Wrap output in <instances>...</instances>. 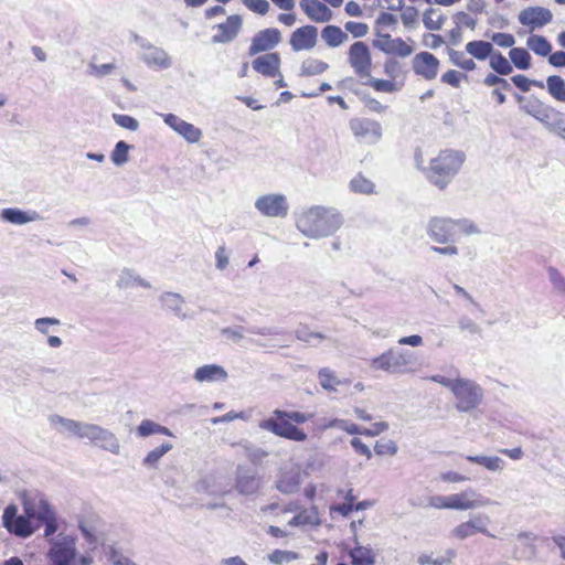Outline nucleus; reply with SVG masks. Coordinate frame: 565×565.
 Masks as SVG:
<instances>
[{
    "label": "nucleus",
    "mask_w": 565,
    "mask_h": 565,
    "mask_svg": "<svg viewBox=\"0 0 565 565\" xmlns=\"http://www.w3.org/2000/svg\"><path fill=\"white\" fill-rule=\"evenodd\" d=\"M343 220L340 213L324 206H311L296 216L297 228L307 237L322 238L340 228Z\"/></svg>",
    "instance_id": "1"
},
{
    "label": "nucleus",
    "mask_w": 565,
    "mask_h": 565,
    "mask_svg": "<svg viewBox=\"0 0 565 565\" xmlns=\"http://www.w3.org/2000/svg\"><path fill=\"white\" fill-rule=\"evenodd\" d=\"M465 160L466 154L461 150H440L429 161V166L425 170L426 177L435 186L444 190L458 174Z\"/></svg>",
    "instance_id": "2"
},
{
    "label": "nucleus",
    "mask_w": 565,
    "mask_h": 565,
    "mask_svg": "<svg viewBox=\"0 0 565 565\" xmlns=\"http://www.w3.org/2000/svg\"><path fill=\"white\" fill-rule=\"evenodd\" d=\"M46 559L49 565H90L93 558L79 554L77 537L64 532L47 540Z\"/></svg>",
    "instance_id": "3"
},
{
    "label": "nucleus",
    "mask_w": 565,
    "mask_h": 565,
    "mask_svg": "<svg viewBox=\"0 0 565 565\" xmlns=\"http://www.w3.org/2000/svg\"><path fill=\"white\" fill-rule=\"evenodd\" d=\"M480 233L477 224L468 218L433 217L428 223V234L438 244H456L462 236Z\"/></svg>",
    "instance_id": "4"
},
{
    "label": "nucleus",
    "mask_w": 565,
    "mask_h": 565,
    "mask_svg": "<svg viewBox=\"0 0 565 565\" xmlns=\"http://www.w3.org/2000/svg\"><path fill=\"white\" fill-rule=\"evenodd\" d=\"M414 364L413 353L406 350L390 349L371 361L373 370L391 374H404Z\"/></svg>",
    "instance_id": "5"
},
{
    "label": "nucleus",
    "mask_w": 565,
    "mask_h": 565,
    "mask_svg": "<svg viewBox=\"0 0 565 565\" xmlns=\"http://www.w3.org/2000/svg\"><path fill=\"white\" fill-rule=\"evenodd\" d=\"M452 394L457 398L456 408L459 412L467 413L481 403L483 390L475 381L457 377Z\"/></svg>",
    "instance_id": "6"
},
{
    "label": "nucleus",
    "mask_w": 565,
    "mask_h": 565,
    "mask_svg": "<svg viewBox=\"0 0 565 565\" xmlns=\"http://www.w3.org/2000/svg\"><path fill=\"white\" fill-rule=\"evenodd\" d=\"M2 525L18 537H30L36 530V526L32 524V518H29L25 512L18 514V508L15 504H9L6 507L2 515Z\"/></svg>",
    "instance_id": "7"
},
{
    "label": "nucleus",
    "mask_w": 565,
    "mask_h": 565,
    "mask_svg": "<svg viewBox=\"0 0 565 565\" xmlns=\"http://www.w3.org/2000/svg\"><path fill=\"white\" fill-rule=\"evenodd\" d=\"M255 209L266 217L284 218L289 211L287 198L281 193L260 195L255 201Z\"/></svg>",
    "instance_id": "8"
},
{
    "label": "nucleus",
    "mask_w": 565,
    "mask_h": 565,
    "mask_svg": "<svg viewBox=\"0 0 565 565\" xmlns=\"http://www.w3.org/2000/svg\"><path fill=\"white\" fill-rule=\"evenodd\" d=\"M84 438L114 455L120 452V444L115 434L99 425L88 423Z\"/></svg>",
    "instance_id": "9"
},
{
    "label": "nucleus",
    "mask_w": 565,
    "mask_h": 565,
    "mask_svg": "<svg viewBox=\"0 0 565 565\" xmlns=\"http://www.w3.org/2000/svg\"><path fill=\"white\" fill-rule=\"evenodd\" d=\"M259 428L295 441H305L307 439V434L288 420H278L270 417L262 420Z\"/></svg>",
    "instance_id": "10"
},
{
    "label": "nucleus",
    "mask_w": 565,
    "mask_h": 565,
    "mask_svg": "<svg viewBox=\"0 0 565 565\" xmlns=\"http://www.w3.org/2000/svg\"><path fill=\"white\" fill-rule=\"evenodd\" d=\"M349 63L361 78L371 75V53L364 42H355L349 49Z\"/></svg>",
    "instance_id": "11"
},
{
    "label": "nucleus",
    "mask_w": 565,
    "mask_h": 565,
    "mask_svg": "<svg viewBox=\"0 0 565 565\" xmlns=\"http://www.w3.org/2000/svg\"><path fill=\"white\" fill-rule=\"evenodd\" d=\"M353 135L365 143H375L382 137L380 122L369 118H354L350 120Z\"/></svg>",
    "instance_id": "12"
},
{
    "label": "nucleus",
    "mask_w": 565,
    "mask_h": 565,
    "mask_svg": "<svg viewBox=\"0 0 565 565\" xmlns=\"http://www.w3.org/2000/svg\"><path fill=\"white\" fill-rule=\"evenodd\" d=\"M492 504L489 498L477 493L473 489H467L460 493L450 494V509L466 511Z\"/></svg>",
    "instance_id": "13"
},
{
    "label": "nucleus",
    "mask_w": 565,
    "mask_h": 565,
    "mask_svg": "<svg viewBox=\"0 0 565 565\" xmlns=\"http://www.w3.org/2000/svg\"><path fill=\"white\" fill-rule=\"evenodd\" d=\"M243 28V19L239 14H231L225 22L216 24L213 30L216 31L212 36L215 44H226L233 42Z\"/></svg>",
    "instance_id": "14"
},
{
    "label": "nucleus",
    "mask_w": 565,
    "mask_h": 565,
    "mask_svg": "<svg viewBox=\"0 0 565 565\" xmlns=\"http://www.w3.org/2000/svg\"><path fill=\"white\" fill-rule=\"evenodd\" d=\"M518 20L522 25L529 26L530 31H534L551 23L553 13L544 7H529L519 13Z\"/></svg>",
    "instance_id": "15"
},
{
    "label": "nucleus",
    "mask_w": 565,
    "mask_h": 565,
    "mask_svg": "<svg viewBox=\"0 0 565 565\" xmlns=\"http://www.w3.org/2000/svg\"><path fill=\"white\" fill-rule=\"evenodd\" d=\"M281 41V33L276 28H269L257 32L252 39L248 54L250 56L260 52H268Z\"/></svg>",
    "instance_id": "16"
},
{
    "label": "nucleus",
    "mask_w": 565,
    "mask_h": 565,
    "mask_svg": "<svg viewBox=\"0 0 565 565\" xmlns=\"http://www.w3.org/2000/svg\"><path fill=\"white\" fill-rule=\"evenodd\" d=\"M235 488L243 495H250L260 488V477L252 469L238 466L236 469Z\"/></svg>",
    "instance_id": "17"
},
{
    "label": "nucleus",
    "mask_w": 565,
    "mask_h": 565,
    "mask_svg": "<svg viewBox=\"0 0 565 565\" xmlns=\"http://www.w3.org/2000/svg\"><path fill=\"white\" fill-rule=\"evenodd\" d=\"M537 536L533 532H521L513 540V556L516 559H531L536 555Z\"/></svg>",
    "instance_id": "18"
},
{
    "label": "nucleus",
    "mask_w": 565,
    "mask_h": 565,
    "mask_svg": "<svg viewBox=\"0 0 565 565\" xmlns=\"http://www.w3.org/2000/svg\"><path fill=\"white\" fill-rule=\"evenodd\" d=\"M439 67L438 58L428 52H420L413 58L414 72L427 81L436 78Z\"/></svg>",
    "instance_id": "19"
},
{
    "label": "nucleus",
    "mask_w": 565,
    "mask_h": 565,
    "mask_svg": "<svg viewBox=\"0 0 565 565\" xmlns=\"http://www.w3.org/2000/svg\"><path fill=\"white\" fill-rule=\"evenodd\" d=\"M488 522L489 519L486 515H473L468 521L457 525L451 531V534L459 540H465L476 535L477 533L488 534Z\"/></svg>",
    "instance_id": "20"
},
{
    "label": "nucleus",
    "mask_w": 565,
    "mask_h": 565,
    "mask_svg": "<svg viewBox=\"0 0 565 565\" xmlns=\"http://www.w3.org/2000/svg\"><path fill=\"white\" fill-rule=\"evenodd\" d=\"M318 30L313 25L296 29L290 36V45L295 52L311 50L317 44Z\"/></svg>",
    "instance_id": "21"
},
{
    "label": "nucleus",
    "mask_w": 565,
    "mask_h": 565,
    "mask_svg": "<svg viewBox=\"0 0 565 565\" xmlns=\"http://www.w3.org/2000/svg\"><path fill=\"white\" fill-rule=\"evenodd\" d=\"M164 122L191 143H196L201 139L202 131L199 128L173 114L166 115Z\"/></svg>",
    "instance_id": "22"
},
{
    "label": "nucleus",
    "mask_w": 565,
    "mask_h": 565,
    "mask_svg": "<svg viewBox=\"0 0 565 565\" xmlns=\"http://www.w3.org/2000/svg\"><path fill=\"white\" fill-rule=\"evenodd\" d=\"M23 512L32 520L46 521L47 519L56 515L50 503L43 499H24L23 500Z\"/></svg>",
    "instance_id": "23"
},
{
    "label": "nucleus",
    "mask_w": 565,
    "mask_h": 565,
    "mask_svg": "<svg viewBox=\"0 0 565 565\" xmlns=\"http://www.w3.org/2000/svg\"><path fill=\"white\" fill-rule=\"evenodd\" d=\"M280 64V56L276 52L260 55L252 63L253 68L266 77H276L279 74Z\"/></svg>",
    "instance_id": "24"
},
{
    "label": "nucleus",
    "mask_w": 565,
    "mask_h": 565,
    "mask_svg": "<svg viewBox=\"0 0 565 565\" xmlns=\"http://www.w3.org/2000/svg\"><path fill=\"white\" fill-rule=\"evenodd\" d=\"M300 7L312 21L328 22L332 19V11L318 0H301Z\"/></svg>",
    "instance_id": "25"
},
{
    "label": "nucleus",
    "mask_w": 565,
    "mask_h": 565,
    "mask_svg": "<svg viewBox=\"0 0 565 565\" xmlns=\"http://www.w3.org/2000/svg\"><path fill=\"white\" fill-rule=\"evenodd\" d=\"M0 216L4 222L14 225H24L41 218L36 211H23L17 207L3 209Z\"/></svg>",
    "instance_id": "26"
},
{
    "label": "nucleus",
    "mask_w": 565,
    "mask_h": 565,
    "mask_svg": "<svg viewBox=\"0 0 565 565\" xmlns=\"http://www.w3.org/2000/svg\"><path fill=\"white\" fill-rule=\"evenodd\" d=\"M49 420L55 427L58 425L61 427L60 431H65L71 434L72 436H76L78 438L84 439V434L86 431L88 423L77 422L74 419L62 417L60 415H52L50 416Z\"/></svg>",
    "instance_id": "27"
},
{
    "label": "nucleus",
    "mask_w": 565,
    "mask_h": 565,
    "mask_svg": "<svg viewBox=\"0 0 565 565\" xmlns=\"http://www.w3.org/2000/svg\"><path fill=\"white\" fill-rule=\"evenodd\" d=\"M227 372L225 369L217 364H205L196 369L193 374V379L196 382H217V381H226Z\"/></svg>",
    "instance_id": "28"
},
{
    "label": "nucleus",
    "mask_w": 565,
    "mask_h": 565,
    "mask_svg": "<svg viewBox=\"0 0 565 565\" xmlns=\"http://www.w3.org/2000/svg\"><path fill=\"white\" fill-rule=\"evenodd\" d=\"M522 109L530 116L534 117L536 120L542 122L545 127L548 121L552 119L553 114L556 111L555 108L545 105L539 99L529 100Z\"/></svg>",
    "instance_id": "29"
},
{
    "label": "nucleus",
    "mask_w": 565,
    "mask_h": 565,
    "mask_svg": "<svg viewBox=\"0 0 565 565\" xmlns=\"http://www.w3.org/2000/svg\"><path fill=\"white\" fill-rule=\"evenodd\" d=\"M159 301L164 310L170 311L182 320L186 318V315L183 312L185 300L180 294L164 291L160 295Z\"/></svg>",
    "instance_id": "30"
},
{
    "label": "nucleus",
    "mask_w": 565,
    "mask_h": 565,
    "mask_svg": "<svg viewBox=\"0 0 565 565\" xmlns=\"http://www.w3.org/2000/svg\"><path fill=\"white\" fill-rule=\"evenodd\" d=\"M355 546L349 552L352 565H375L376 554L371 546L361 545L354 537Z\"/></svg>",
    "instance_id": "31"
},
{
    "label": "nucleus",
    "mask_w": 565,
    "mask_h": 565,
    "mask_svg": "<svg viewBox=\"0 0 565 565\" xmlns=\"http://www.w3.org/2000/svg\"><path fill=\"white\" fill-rule=\"evenodd\" d=\"M116 286L119 289H128L132 288L135 286H140L142 288L149 289L151 288V285L149 281L141 278L139 275H137L132 269L125 268L119 274L118 280L116 282Z\"/></svg>",
    "instance_id": "32"
},
{
    "label": "nucleus",
    "mask_w": 565,
    "mask_h": 565,
    "mask_svg": "<svg viewBox=\"0 0 565 565\" xmlns=\"http://www.w3.org/2000/svg\"><path fill=\"white\" fill-rule=\"evenodd\" d=\"M483 84L488 87L497 86V88L493 89L492 95L497 97V100L499 104L505 103V100H507L505 95L501 90L502 89L503 90L511 89V85L505 78L498 76L497 74L489 73L484 77Z\"/></svg>",
    "instance_id": "33"
},
{
    "label": "nucleus",
    "mask_w": 565,
    "mask_h": 565,
    "mask_svg": "<svg viewBox=\"0 0 565 565\" xmlns=\"http://www.w3.org/2000/svg\"><path fill=\"white\" fill-rule=\"evenodd\" d=\"M142 60L148 65H156L161 68H169L171 66V58L168 53L157 46L149 47V50L143 54Z\"/></svg>",
    "instance_id": "34"
},
{
    "label": "nucleus",
    "mask_w": 565,
    "mask_h": 565,
    "mask_svg": "<svg viewBox=\"0 0 565 565\" xmlns=\"http://www.w3.org/2000/svg\"><path fill=\"white\" fill-rule=\"evenodd\" d=\"M300 487V473L298 471H288L282 473L276 483V488L285 494H291L298 491Z\"/></svg>",
    "instance_id": "35"
},
{
    "label": "nucleus",
    "mask_w": 565,
    "mask_h": 565,
    "mask_svg": "<svg viewBox=\"0 0 565 565\" xmlns=\"http://www.w3.org/2000/svg\"><path fill=\"white\" fill-rule=\"evenodd\" d=\"M466 51L472 57L484 61L493 54V45L490 42L478 40L466 44Z\"/></svg>",
    "instance_id": "36"
},
{
    "label": "nucleus",
    "mask_w": 565,
    "mask_h": 565,
    "mask_svg": "<svg viewBox=\"0 0 565 565\" xmlns=\"http://www.w3.org/2000/svg\"><path fill=\"white\" fill-rule=\"evenodd\" d=\"M322 40L330 47H337L348 41V34L335 25H327L321 32Z\"/></svg>",
    "instance_id": "37"
},
{
    "label": "nucleus",
    "mask_w": 565,
    "mask_h": 565,
    "mask_svg": "<svg viewBox=\"0 0 565 565\" xmlns=\"http://www.w3.org/2000/svg\"><path fill=\"white\" fill-rule=\"evenodd\" d=\"M153 434H160V435H166V436H170V437L173 436L172 431L168 427L162 426V425H160L153 420H150V419H143L137 427V435L139 437L145 438V437H148Z\"/></svg>",
    "instance_id": "38"
},
{
    "label": "nucleus",
    "mask_w": 565,
    "mask_h": 565,
    "mask_svg": "<svg viewBox=\"0 0 565 565\" xmlns=\"http://www.w3.org/2000/svg\"><path fill=\"white\" fill-rule=\"evenodd\" d=\"M97 518L92 515L88 520L84 516L77 518V525L83 536L89 544L97 543V526H96Z\"/></svg>",
    "instance_id": "39"
},
{
    "label": "nucleus",
    "mask_w": 565,
    "mask_h": 565,
    "mask_svg": "<svg viewBox=\"0 0 565 565\" xmlns=\"http://www.w3.org/2000/svg\"><path fill=\"white\" fill-rule=\"evenodd\" d=\"M526 45L539 56H550L552 52L551 43L542 35H530L526 40Z\"/></svg>",
    "instance_id": "40"
},
{
    "label": "nucleus",
    "mask_w": 565,
    "mask_h": 565,
    "mask_svg": "<svg viewBox=\"0 0 565 565\" xmlns=\"http://www.w3.org/2000/svg\"><path fill=\"white\" fill-rule=\"evenodd\" d=\"M546 88L554 99L565 103V81L561 76H548L546 78Z\"/></svg>",
    "instance_id": "41"
},
{
    "label": "nucleus",
    "mask_w": 565,
    "mask_h": 565,
    "mask_svg": "<svg viewBox=\"0 0 565 565\" xmlns=\"http://www.w3.org/2000/svg\"><path fill=\"white\" fill-rule=\"evenodd\" d=\"M446 17L438 9L429 8L424 12L423 23L430 31H438L443 28Z\"/></svg>",
    "instance_id": "42"
},
{
    "label": "nucleus",
    "mask_w": 565,
    "mask_h": 565,
    "mask_svg": "<svg viewBox=\"0 0 565 565\" xmlns=\"http://www.w3.org/2000/svg\"><path fill=\"white\" fill-rule=\"evenodd\" d=\"M468 461L483 466L489 471H500L503 469L504 461L497 456H467Z\"/></svg>",
    "instance_id": "43"
},
{
    "label": "nucleus",
    "mask_w": 565,
    "mask_h": 565,
    "mask_svg": "<svg viewBox=\"0 0 565 565\" xmlns=\"http://www.w3.org/2000/svg\"><path fill=\"white\" fill-rule=\"evenodd\" d=\"M319 383L323 390L333 392L343 382L329 367H322L318 373Z\"/></svg>",
    "instance_id": "44"
},
{
    "label": "nucleus",
    "mask_w": 565,
    "mask_h": 565,
    "mask_svg": "<svg viewBox=\"0 0 565 565\" xmlns=\"http://www.w3.org/2000/svg\"><path fill=\"white\" fill-rule=\"evenodd\" d=\"M273 414L278 420H288L291 424L292 423L303 424V423L312 419V417H313L312 413H301V412H297V411L287 412V411L275 409Z\"/></svg>",
    "instance_id": "45"
},
{
    "label": "nucleus",
    "mask_w": 565,
    "mask_h": 565,
    "mask_svg": "<svg viewBox=\"0 0 565 565\" xmlns=\"http://www.w3.org/2000/svg\"><path fill=\"white\" fill-rule=\"evenodd\" d=\"M511 63L519 70H527L531 66V55L523 47H512L509 52Z\"/></svg>",
    "instance_id": "46"
},
{
    "label": "nucleus",
    "mask_w": 565,
    "mask_h": 565,
    "mask_svg": "<svg viewBox=\"0 0 565 565\" xmlns=\"http://www.w3.org/2000/svg\"><path fill=\"white\" fill-rule=\"evenodd\" d=\"M329 65L317 58H307L302 62L300 68L301 76H313L322 74L328 70Z\"/></svg>",
    "instance_id": "47"
},
{
    "label": "nucleus",
    "mask_w": 565,
    "mask_h": 565,
    "mask_svg": "<svg viewBox=\"0 0 565 565\" xmlns=\"http://www.w3.org/2000/svg\"><path fill=\"white\" fill-rule=\"evenodd\" d=\"M490 67L499 75H509L513 72V66L500 52L491 55Z\"/></svg>",
    "instance_id": "48"
},
{
    "label": "nucleus",
    "mask_w": 565,
    "mask_h": 565,
    "mask_svg": "<svg viewBox=\"0 0 565 565\" xmlns=\"http://www.w3.org/2000/svg\"><path fill=\"white\" fill-rule=\"evenodd\" d=\"M131 146L126 141H118L110 154L113 163L117 167L124 166L129 160V150Z\"/></svg>",
    "instance_id": "49"
},
{
    "label": "nucleus",
    "mask_w": 565,
    "mask_h": 565,
    "mask_svg": "<svg viewBox=\"0 0 565 565\" xmlns=\"http://www.w3.org/2000/svg\"><path fill=\"white\" fill-rule=\"evenodd\" d=\"M448 55H449L450 62L454 65H456L465 71H473L477 67L475 61L472 58H467L465 56L463 52L450 49L448 51Z\"/></svg>",
    "instance_id": "50"
},
{
    "label": "nucleus",
    "mask_w": 565,
    "mask_h": 565,
    "mask_svg": "<svg viewBox=\"0 0 565 565\" xmlns=\"http://www.w3.org/2000/svg\"><path fill=\"white\" fill-rule=\"evenodd\" d=\"M350 189L355 193L371 194L374 192V183L364 175L358 174L350 181Z\"/></svg>",
    "instance_id": "51"
},
{
    "label": "nucleus",
    "mask_w": 565,
    "mask_h": 565,
    "mask_svg": "<svg viewBox=\"0 0 565 565\" xmlns=\"http://www.w3.org/2000/svg\"><path fill=\"white\" fill-rule=\"evenodd\" d=\"M172 448V444L163 443L160 447H157L148 452V455L143 458V465L147 467H156L159 460Z\"/></svg>",
    "instance_id": "52"
},
{
    "label": "nucleus",
    "mask_w": 565,
    "mask_h": 565,
    "mask_svg": "<svg viewBox=\"0 0 565 565\" xmlns=\"http://www.w3.org/2000/svg\"><path fill=\"white\" fill-rule=\"evenodd\" d=\"M391 46H382V51L385 53L397 54L401 57H407L413 53L411 45L405 43L402 39H394Z\"/></svg>",
    "instance_id": "53"
},
{
    "label": "nucleus",
    "mask_w": 565,
    "mask_h": 565,
    "mask_svg": "<svg viewBox=\"0 0 565 565\" xmlns=\"http://www.w3.org/2000/svg\"><path fill=\"white\" fill-rule=\"evenodd\" d=\"M547 275L557 295L565 296V277L554 267L547 268Z\"/></svg>",
    "instance_id": "54"
},
{
    "label": "nucleus",
    "mask_w": 565,
    "mask_h": 565,
    "mask_svg": "<svg viewBox=\"0 0 565 565\" xmlns=\"http://www.w3.org/2000/svg\"><path fill=\"white\" fill-rule=\"evenodd\" d=\"M105 553L111 565H136L113 545L107 546Z\"/></svg>",
    "instance_id": "55"
},
{
    "label": "nucleus",
    "mask_w": 565,
    "mask_h": 565,
    "mask_svg": "<svg viewBox=\"0 0 565 565\" xmlns=\"http://www.w3.org/2000/svg\"><path fill=\"white\" fill-rule=\"evenodd\" d=\"M299 554L292 551L275 550L268 555V559L273 564H284L298 559Z\"/></svg>",
    "instance_id": "56"
},
{
    "label": "nucleus",
    "mask_w": 565,
    "mask_h": 565,
    "mask_svg": "<svg viewBox=\"0 0 565 565\" xmlns=\"http://www.w3.org/2000/svg\"><path fill=\"white\" fill-rule=\"evenodd\" d=\"M295 337L302 342L310 343L312 339L324 340L326 335L320 332L310 331L306 324H300L296 331Z\"/></svg>",
    "instance_id": "57"
},
{
    "label": "nucleus",
    "mask_w": 565,
    "mask_h": 565,
    "mask_svg": "<svg viewBox=\"0 0 565 565\" xmlns=\"http://www.w3.org/2000/svg\"><path fill=\"white\" fill-rule=\"evenodd\" d=\"M366 78V84L374 88L376 92L393 93L398 89L397 86L391 81L374 78L371 75Z\"/></svg>",
    "instance_id": "58"
},
{
    "label": "nucleus",
    "mask_w": 565,
    "mask_h": 565,
    "mask_svg": "<svg viewBox=\"0 0 565 565\" xmlns=\"http://www.w3.org/2000/svg\"><path fill=\"white\" fill-rule=\"evenodd\" d=\"M374 450L379 456H394L397 452V445L393 440L382 439L376 441Z\"/></svg>",
    "instance_id": "59"
},
{
    "label": "nucleus",
    "mask_w": 565,
    "mask_h": 565,
    "mask_svg": "<svg viewBox=\"0 0 565 565\" xmlns=\"http://www.w3.org/2000/svg\"><path fill=\"white\" fill-rule=\"evenodd\" d=\"M113 118L115 120V122L125 128V129H128L130 131H136L138 130L139 128V122L137 119H135L134 117L131 116H128V115H120V114H114L113 115Z\"/></svg>",
    "instance_id": "60"
},
{
    "label": "nucleus",
    "mask_w": 565,
    "mask_h": 565,
    "mask_svg": "<svg viewBox=\"0 0 565 565\" xmlns=\"http://www.w3.org/2000/svg\"><path fill=\"white\" fill-rule=\"evenodd\" d=\"M458 328L462 332H469L470 334H480L481 328L468 316H461L458 319Z\"/></svg>",
    "instance_id": "61"
},
{
    "label": "nucleus",
    "mask_w": 565,
    "mask_h": 565,
    "mask_svg": "<svg viewBox=\"0 0 565 565\" xmlns=\"http://www.w3.org/2000/svg\"><path fill=\"white\" fill-rule=\"evenodd\" d=\"M546 128L554 134H558L559 131H563L565 128V114L556 110L552 119L548 121Z\"/></svg>",
    "instance_id": "62"
},
{
    "label": "nucleus",
    "mask_w": 565,
    "mask_h": 565,
    "mask_svg": "<svg viewBox=\"0 0 565 565\" xmlns=\"http://www.w3.org/2000/svg\"><path fill=\"white\" fill-rule=\"evenodd\" d=\"M243 4L250 11L258 14H266L269 10V2L267 0H242Z\"/></svg>",
    "instance_id": "63"
},
{
    "label": "nucleus",
    "mask_w": 565,
    "mask_h": 565,
    "mask_svg": "<svg viewBox=\"0 0 565 565\" xmlns=\"http://www.w3.org/2000/svg\"><path fill=\"white\" fill-rule=\"evenodd\" d=\"M345 30L350 32L354 38H363L369 32V26L363 22L349 21L344 25Z\"/></svg>",
    "instance_id": "64"
}]
</instances>
